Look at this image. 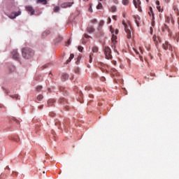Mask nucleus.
Segmentation results:
<instances>
[{
    "label": "nucleus",
    "instance_id": "nucleus-1",
    "mask_svg": "<svg viewBox=\"0 0 179 179\" xmlns=\"http://www.w3.org/2000/svg\"><path fill=\"white\" fill-rule=\"evenodd\" d=\"M22 57L25 58V59H29L34 55V52L30 48H25L22 49Z\"/></svg>",
    "mask_w": 179,
    "mask_h": 179
},
{
    "label": "nucleus",
    "instance_id": "nucleus-2",
    "mask_svg": "<svg viewBox=\"0 0 179 179\" xmlns=\"http://www.w3.org/2000/svg\"><path fill=\"white\" fill-rule=\"evenodd\" d=\"M110 31L112 33V38H111V41H112V47H114L115 48V45L117 44V35L118 34V29H114L113 27H110Z\"/></svg>",
    "mask_w": 179,
    "mask_h": 179
},
{
    "label": "nucleus",
    "instance_id": "nucleus-3",
    "mask_svg": "<svg viewBox=\"0 0 179 179\" xmlns=\"http://www.w3.org/2000/svg\"><path fill=\"white\" fill-rule=\"evenodd\" d=\"M124 30L127 33V38H131L132 37V35L131 34V31L132 30V27L131 26V23H123Z\"/></svg>",
    "mask_w": 179,
    "mask_h": 179
},
{
    "label": "nucleus",
    "instance_id": "nucleus-4",
    "mask_svg": "<svg viewBox=\"0 0 179 179\" xmlns=\"http://www.w3.org/2000/svg\"><path fill=\"white\" fill-rule=\"evenodd\" d=\"M104 54L106 59H111L113 55H111V49L109 47H105Z\"/></svg>",
    "mask_w": 179,
    "mask_h": 179
},
{
    "label": "nucleus",
    "instance_id": "nucleus-5",
    "mask_svg": "<svg viewBox=\"0 0 179 179\" xmlns=\"http://www.w3.org/2000/svg\"><path fill=\"white\" fill-rule=\"evenodd\" d=\"M20 15H22L21 11L14 12V13H11L8 16V17H10V19H15V17H17V16H20Z\"/></svg>",
    "mask_w": 179,
    "mask_h": 179
},
{
    "label": "nucleus",
    "instance_id": "nucleus-6",
    "mask_svg": "<svg viewBox=\"0 0 179 179\" xmlns=\"http://www.w3.org/2000/svg\"><path fill=\"white\" fill-rule=\"evenodd\" d=\"M26 9H27V12L29 13V15H30L31 16H33V15H34V13L36 12L34 10V8H33L30 6H27Z\"/></svg>",
    "mask_w": 179,
    "mask_h": 179
},
{
    "label": "nucleus",
    "instance_id": "nucleus-7",
    "mask_svg": "<svg viewBox=\"0 0 179 179\" xmlns=\"http://www.w3.org/2000/svg\"><path fill=\"white\" fill-rule=\"evenodd\" d=\"M162 47L164 49H169L170 51H173V46H171L169 42H164V43L162 45Z\"/></svg>",
    "mask_w": 179,
    "mask_h": 179
},
{
    "label": "nucleus",
    "instance_id": "nucleus-8",
    "mask_svg": "<svg viewBox=\"0 0 179 179\" xmlns=\"http://www.w3.org/2000/svg\"><path fill=\"white\" fill-rule=\"evenodd\" d=\"M12 55H13V59H19L20 55H19V52H17V50H14L12 52Z\"/></svg>",
    "mask_w": 179,
    "mask_h": 179
},
{
    "label": "nucleus",
    "instance_id": "nucleus-9",
    "mask_svg": "<svg viewBox=\"0 0 179 179\" xmlns=\"http://www.w3.org/2000/svg\"><path fill=\"white\" fill-rule=\"evenodd\" d=\"M72 5H73V2H67L62 3L61 6L62 8H70Z\"/></svg>",
    "mask_w": 179,
    "mask_h": 179
},
{
    "label": "nucleus",
    "instance_id": "nucleus-10",
    "mask_svg": "<svg viewBox=\"0 0 179 179\" xmlns=\"http://www.w3.org/2000/svg\"><path fill=\"white\" fill-rule=\"evenodd\" d=\"M87 31L90 34L94 33V28L92 26H89L87 27Z\"/></svg>",
    "mask_w": 179,
    "mask_h": 179
},
{
    "label": "nucleus",
    "instance_id": "nucleus-11",
    "mask_svg": "<svg viewBox=\"0 0 179 179\" xmlns=\"http://www.w3.org/2000/svg\"><path fill=\"white\" fill-rule=\"evenodd\" d=\"M150 16H152V19H155V13H153V8L150 7V11L148 12Z\"/></svg>",
    "mask_w": 179,
    "mask_h": 179
},
{
    "label": "nucleus",
    "instance_id": "nucleus-12",
    "mask_svg": "<svg viewBox=\"0 0 179 179\" xmlns=\"http://www.w3.org/2000/svg\"><path fill=\"white\" fill-rule=\"evenodd\" d=\"M54 103H55V100H54V99H49L48 101V107H51V106H52L54 104Z\"/></svg>",
    "mask_w": 179,
    "mask_h": 179
},
{
    "label": "nucleus",
    "instance_id": "nucleus-13",
    "mask_svg": "<svg viewBox=\"0 0 179 179\" xmlns=\"http://www.w3.org/2000/svg\"><path fill=\"white\" fill-rule=\"evenodd\" d=\"M133 2L135 8H136L137 9L140 8L141 3H139V2L136 1V0H133Z\"/></svg>",
    "mask_w": 179,
    "mask_h": 179
},
{
    "label": "nucleus",
    "instance_id": "nucleus-14",
    "mask_svg": "<svg viewBox=\"0 0 179 179\" xmlns=\"http://www.w3.org/2000/svg\"><path fill=\"white\" fill-rule=\"evenodd\" d=\"M36 3H42L43 5H46L47 0H36Z\"/></svg>",
    "mask_w": 179,
    "mask_h": 179
},
{
    "label": "nucleus",
    "instance_id": "nucleus-15",
    "mask_svg": "<svg viewBox=\"0 0 179 179\" xmlns=\"http://www.w3.org/2000/svg\"><path fill=\"white\" fill-rule=\"evenodd\" d=\"M73 58H75V55L73 54H71L69 59L66 61V64H69V62H71Z\"/></svg>",
    "mask_w": 179,
    "mask_h": 179
},
{
    "label": "nucleus",
    "instance_id": "nucleus-16",
    "mask_svg": "<svg viewBox=\"0 0 179 179\" xmlns=\"http://www.w3.org/2000/svg\"><path fill=\"white\" fill-rule=\"evenodd\" d=\"M68 78H69V76L66 73H63L62 76V80H68Z\"/></svg>",
    "mask_w": 179,
    "mask_h": 179
},
{
    "label": "nucleus",
    "instance_id": "nucleus-17",
    "mask_svg": "<svg viewBox=\"0 0 179 179\" xmlns=\"http://www.w3.org/2000/svg\"><path fill=\"white\" fill-rule=\"evenodd\" d=\"M110 72L113 76L118 75V71L115 69H112Z\"/></svg>",
    "mask_w": 179,
    "mask_h": 179
},
{
    "label": "nucleus",
    "instance_id": "nucleus-18",
    "mask_svg": "<svg viewBox=\"0 0 179 179\" xmlns=\"http://www.w3.org/2000/svg\"><path fill=\"white\" fill-rule=\"evenodd\" d=\"M110 12H117V6H113L110 8Z\"/></svg>",
    "mask_w": 179,
    "mask_h": 179
},
{
    "label": "nucleus",
    "instance_id": "nucleus-19",
    "mask_svg": "<svg viewBox=\"0 0 179 179\" xmlns=\"http://www.w3.org/2000/svg\"><path fill=\"white\" fill-rule=\"evenodd\" d=\"M15 71V66H10L8 67V72L10 73V72H13Z\"/></svg>",
    "mask_w": 179,
    "mask_h": 179
},
{
    "label": "nucleus",
    "instance_id": "nucleus-20",
    "mask_svg": "<svg viewBox=\"0 0 179 179\" xmlns=\"http://www.w3.org/2000/svg\"><path fill=\"white\" fill-rule=\"evenodd\" d=\"M122 3L123 5L127 6V5H128V3H129V0H122Z\"/></svg>",
    "mask_w": 179,
    "mask_h": 179
},
{
    "label": "nucleus",
    "instance_id": "nucleus-21",
    "mask_svg": "<svg viewBox=\"0 0 179 179\" xmlns=\"http://www.w3.org/2000/svg\"><path fill=\"white\" fill-rule=\"evenodd\" d=\"M59 103H61L62 104H65L66 103V99H65L64 98H62L59 99Z\"/></svg>",
    "mask_w": 179,
    "mask_h": 179
},
{
    "label": "nucleus",
    "instance_id": "nucleus-22",
    "mask_svg": "<svg viewBox=\"0 0 179 179\" xmlns=\"http://www.w3.org/2000/svg\"><path fill=\"white\" fill-rule=\"evenodd\" d=\"M173 10L175 12H176V14L179 15V8H178V6H173Z\"/></svg>",
    "mask_w": 179,
    "mask_h": 179
},
{
    "label": "nucleus",
    "instance_id": "nucleus-23",
    "mask_svg": "<svg viewBox=\"0 0 179 179\" xmlns=\"http://www.w3.org/2000/svg\"><path fill=\"white\" fill-rule=\"evenodd\" d=\"M166 22L168 23H173V20L171 18V17H166Z\"/></svg>",
    "mask_w": 179,
    "mask_h": 179
},
{
    "label": "nucleus",
    "instance_id": "nucleus-24",
    "mask_svg": "<svg viewBox=\"0 0 179 179\" xmlns=\"http://www.w3.org/2000/svg\"><path fill=\"white\" fill-rule=\"evenodd\" d=\"M37 100L38 101H41V100H43V95H41V94H39L38 96H37Z\"/></svg>",
    "mask_w": 179,
    "mask_h": 179
},
{
    "label": "nucleus",
    "instance_id": "nucleus-25",
    "mask_svg": "<svg viewBox=\"0 0 179 179\" xmlns=\"http://www.w3.org/2000/svg\"><path fill=\"white\" fill-rule=\"evenodd\" d=\"M159 4H160V2L158 0V10L159 12H163L164 9H163V8H161V6H159Z\"/></svg>",
    "mask_w": 179,
    "mask_h": 179
},
{
    "label": "nucleus",
    "instance_id": "nucleus-26",
    "mask_svg": "<svg viewBox=\"0 0 179 179\" xmlns=\"http://www.w3.org/2000/svg\"><path fill=\"white\" fill-rule=\"evenodd\" d=\"M92 51H93L94 52H97L99 51V48H98L97 47H96V46H94V47L92 48Z\"/></svg>",
    "mask_w": 179,
    "mask_h": 179
},
{
    "label": "nucleus",
    "instance_id": "nucleus-27",
    "mask_svg": "<svg viewBox=\"0 0 179 179\" xmlns=\"http://www.w3.org/2000/svg\"><path fill=\"white\" fill-rule=\"evenodd\" d=\"M59 6H55L54 8V12L57 13V12H59Z\"/></svg>",
    "mask_w": 179,
    "mask_h": 179
},
{
    "label": "nucleus",
    "instance_id": "nucleus-28",
    "mask_svg": "<svg viewBox=\"0 0 179 179\" xmlns=\"http://www.w3.org/2000/svg\"><path fill=\"white\" fill-rule=\"evenodd\" d=\"M156 38H157L156 35H155L152 39H153V41L155 42V45H157V41H156Z\"/></svg>",
    "mask_w": 179,
    "mask_h": 179
},
{
    "label": "nucleus",
    "instance_id": "nucleus-29",
    "mask_svg": "<svg viewBox=\"0 0 179 179\" xmlns=\"http://www.w3.org/2000/svg\"><path fill=\"white\" fill-rule=\"evenodd\" d=\"M11 97L13 99H16V100H19V99H20L18 94H15V95L11 96Z\"/></svg>",
    "mask_w": 179,
    "mask_h": 179
},
{
    "label": "nucleus",
    "instance_id": "nucleus-30",
    "mask_svg": "<svg viewBox=\"0 0 179 179\" xmlns=\"http://www.w3.org/2000/svg\"><path fill=\"white\" fill-rule=\"evenodd\" d=\"M103 8V4L101 3H99L98 6H96L97 9H101Z\"/></svg>",
    "mask_w": 179,
    "mask_h": 179
},
{
    "label": "nucleus",
    "instance_id": "nucleus-31",
    "mask_svg": "<svg viewBox=\"0 0 179 179\" xmlns=\"http://www.w3.org/2000/svg\"><path fill=\"white\" fill-rule=\"evenodd\" d=\"M74 72H75L76 73L79 74L80 72V69H79V68H76V69L74 70Z\"/></svg>",
    "mask_w": 179,
    "mask_h": 179
},
{
    "label": "nucleus",
    "instance_id": "nucleus-32",
    "mask_svg": "<svg viewBox=\"0 0 179 179\" xmlns=\"http://www.w3.org/2000/svg\"><path fill=\"white\" fill-rule=\"evenodd\" d=\"M85 38H92V36H89L87 34H84Z\"/></svg>",
    "mask_w": 179,
    "mask_h": 179
},
{
    "label": "nucleus",
    "instance_id": "nucleus-33",
    "mask_svg": "<svg viewBox=\"0 0 179 179\" xmlns=\"http://www.w3.org/2000/svg\"><path fill=\"white\" fill-rule=\"evenodd\" d=\"M78 51H80V52H82V51H83V47H82V46H78Z\"/></svg>",
    "mask_w": 179,
    "mask_h": 179
},
{
    "label": "nucleus",
    "instance_id": "nucleus-34",
    "mask_svg": "<svg viewBox=\"0 0 179 179\" xmlns=\"http://www.w3.org/2000/svg\"><path fill=\"white\" fill-rule=\"evenodd\" d=\"M41 89H43V87H42V86H38V87H36V91H37V92H40V90H41Z\"/></svg>",
    "mask_w": 179,
    "mask_h": 179
},
{
    "label": "nucleus",
    "instance_id": "nucleus-35",
    "mask_svg": "<svg viewBox=\"0 0 179 179\" xmlns=\"http://www.w3.org/2000/svg\"><path fill=\"white\" fill-rule=\"evenodd\" d=\"M48 34H50V31H49L43 32V34H42V36H47V35H48Z\"/></svg>",
    "mask_w": 179,
    "mask_h": 179
},
{
    "label": "nucleus",
    "instance_id": "nucleus-36",
    "mask_svg": "<svg viewBox=\"0 0 179 179\" xmlns=\"http://www.w3.org/2000/svg\"><path fill=\"white\" fill-rule=\"evenodd\" d=\"M89 62H90V64H92V62H93V57H92V55L90 56Z\"/></svg>",
    "mask_w": 179,
    "mask_h": 179
},
{
    "label": "nucleus",
    "instance_id": "nucleus-37",
    "mask_svg": "<svg viewBox=\"0 0 179 179\" xmlns=\"http://www.w3.org/2000/svg\"><path fill=\"white\" fill-rule=\"evenodd\" d=\"M71 45V40H69L66 43V45L68 47V45Z\"/></svg>",
    "mask_w": 179,
    "mask_h": 179
},
{
    "label": "nucleus",
    "instance_id": "nucleus-38",
    "mask_svg": "<svg viewBox=\"0 0 179 179\" xmlns=\"http://www.w3.org/2000/svg\"><path fill=\"white\" fill-rule=\"evenodd\" d=\"M62 36H59V40L57 41V43H59V41H62Z\"/></svg>",
    "mask_w": 179,
    "mask_h": 179
},
{
    "label": "nucleus",
    "instance_id": "nucleus-39",
    "mask_svg": "<svg viewBox=\"0 0 179 179\" xmlns=\"http://www.w3.org/2000/svg\"><path fill=\"white\" fill-rule=\"evenodd\" d=\"M101 82H106V78L105 77H101Z\"/></svg>",
    "mask_w": 179,
    "mask_h": 179
},
{
    "label": "nucleus",
    "instance_id": "nucleus-40",
    "mask_svg": "<svg viewBox=\"0 0 179 179\" xmlns=\"http://www.w3.org/2000/svg\"><path fill=\"white\" fill-rule=\"evenodd\" d=\"M150 34H153V29L150 27Z\"/></svg>",
    "mask_w": 179,
    "mask_h": 179
},
{
    "label": "nucleus",
    "instance_id": "nucleus-41",
    "mask_svg": "<svg viewBox=\"0 0 179 179\" xmlns=\"http://www.w3.org/2000/svg\"><path fill=\"white\" fill-rule=\"evenodd\" d=\"M43 107H44V105H41V106H38V108H39L40 110H42V108H43Z\"/></svg>",
    "mask_w": 179,
    "mask_h": 179
},
{
    "label": "nucleus",
    "instance_id": "nucleus-42",
    "mask_svg": "<svg viewBox=\"0 0 179 179\" xmlns=\"http://www.w3.org/2000/svg\"><path fill=\"white\" fill-rule=\"evenodd\" d=\"M86 42H87V41H85V38H83V40H82V43H83V44H86Z\"/></svg>",
    "mask_w": 179,
    "mask_h": 179
},
{
    "label": "nucleus",
    "instance_id": "nucleus-43",
    "mask_svg": "<svg viewBox=\"0 0 179 179\" xmlns=\"http://www.w3.org/2000/svg\"><path fill=\"white\" fill-rule=\"evenodd\" d=\"M113 20H117V16H115V15L113 16Z\"/></svg>",
    "mask_w": 179,
    "mask_h": 179
},
{
    "label": "nucleus",
    "instance_id": "nucleus-44",
    "mask_svg": "<svg viewBox=\"0 0 179 179\" xmlns=\"http://www.w3.org/2000/svg\"><path fill=\"white\" fill-rule=\"evenodd\" d=\"M92 23H96V22H97V20H96V19H94V20H92Z\"/></svg>",
    "mask_w": 179,
    "mask_h": 179
},
{
    "label": "nucleus",
    "instance_id": "nucleus-45",
    "mask_svg": "<svg viewBox=\"0 0 179 179\" xmlns=\"http://www.w3.org/2000/svg\"><path fill=\"white\" fill-rule=\"evenodd\" d=\"M177 41H179V32L177 34Z\"/></svg>",
    "mask_w": 179,
    "mask_h": 179
},
{
    "label": "nucleus",
    "instance_id": "nucleus-46",
    "mask_svg": "<svg viewBox=\"0 0 179 179\" xmlns=\"http://www.w3.org/2000/svg\"><path fill=\"white\" fill-rule=\"evenodd\" d=\"M48 64H45L44 66H43V68H48Z\"/></svg>",
    "mask_w": 179,
    "mask_h": 179
},
{
    "label": "nucleus",
    "instance_id": "nucleus-47",
    "mask_svg": "<svg viewBox=\"0 0 179 179\" xmlns=\"http://www.w3.org/2000/svg\"><path fill=\"white\" fill-rule=\"evenodd\" d=\"M108 23H111V18H108Z\"/></svg>",
    "mask_w": 179,
    "mask_h": 179
},
{
    "label": "nucleus",
    "instance_id": "nucleus-48",
    "mask_svg": "<svg viewBox=\"0 0 179 179\" xmlns=\"http://www.w3.org/2000/svg\"><path fill=\"white\" fill-rule=\"evenodd\" d=\"M138 3H141V0H136Z\"/></svg>",
    "mask_w": 179,
    "mask_h": 179
},
{
    "label": "nucleus",
    "instance_id": "nucleus-49",
    "mask_svg": "<svg viewBox=\"0 0 179 179\" xmlns=\"http://www.w3.org/2000/svg\"><path fill=\"white\" fill-rule=\"evenodd\" d=\"M90 97H93V95H92V94H90Z\"/></svg>",
    "mask_w": 179,
    "mask_h": 179
},
{
    "label": "nucleus",
    "instance_id": "nucleus-50",
    "mask_svg": "<svg viewBox=\"0 0 179 179\" xmlns=\"http://www.w3.org/2000/svg\"><path fill=\"white\" fill-rule=\"evenodd\" d=\"M136 24H137L138 27H139V24L137 23Z\"/></svg>",
    "mask_w": 179,
    "mask_h": 179
},
{
    "label": "nucleus",
    "instance_id": "nucleus-51",
    "mask_svg": "<svg viewBox=\"0 0 179 179\" xmlns=\"http://www.w3.org/2000/svg\"><path fill=\"white\" fill-rule=\"evenodd\" d=\"M158 40H159V41H161V40H160L159 37H158Z\"/></svg>",
    "mask_w": 179,
    "mask_h": 179
},
{
    "label": "nucleus",
    "instance_id": "nucleus-52",
    "mask_svg": "<svg viewBox=\"0 0 179 179\" xmlns=\"http://www.w3.org/2000/svg\"><path fill=\"white\" fill-rule=\"evenodd\" d=\"M146 2H149V0H146Z\"/></svg>",
    "mask_w": 179,
    "mask_h": 179
},
{
    "label": "nucleus",
    "instance_id": "nucleus-53",
    "mask_svg": "<svg viewBox=\"0 0 179 179\" xmlns=\"http://www.w3.org/2000/svg\"><path fill=\"white\" fill-rule=\"evenodd\" d=\"M84 1L86 2V1H89V0H84Z\"/></svg>",
    "mask_w": 179,
    "mask_h": 179
},
{
    "label": "nucleus",
    "instance_id": "nucleus-54",
    "mask_svg": "<svg viewBox=\"0 0 179 179\" xmlns=\"http://www.w3.org/2000/svg\"><path fill=\"white\" fill-rule=\"evenodd\" d=\"M166 1H169V0H166Z\"/></svg>",
    "mask_w": 179,
    "mask_h": 179
},
{
    "label": "nucleus",
    "instance_id": "nucleus-55",
    "mask_svg": "<svg viewBox=\"0 0 179 179\" xmlns=\"http://www.w3.org/2000/svg\"><path fill=\"white\" fill-rule=\"evenodd\" d=\"M90 10H92V8H90Z\"/></svg>",
    "mask_w": 179,
    "mask_h": 179
},
{
    "label": "nucleus",
    "instance_id": "nucleus-56",
    "mask_svg": "<svg viewBox=\"0 0 179 179\" xmlns=\"http://www.w3.org/2000/svg\"><path fill=\"white\" fill-rule=\"evenodd\" d=\"M155 25V24H152V26H154Z\"/></svg>",
    "mask_w": 179,
    "mask_h": 179
},
{
    "label": "nucleus",
    "instance_id": "nucleus-57",
    "mask_svg": "<svg viewBox=\"0 0 179 179\" xmlns=\"http://www.w3.org/2000/svg\"><path fill=\"white\" fill-rule=\"evenodd\" d=\"M178 27H179V23H178Z\"/></svg>",
    "mask_w": 179,
    "mask_h": 179
}]
</instances>
